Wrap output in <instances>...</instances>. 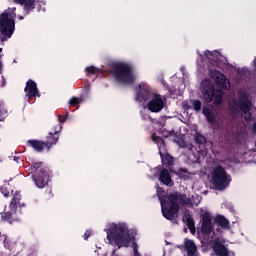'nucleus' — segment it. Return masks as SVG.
<instances>
[{
  "label": "nucleus",
  "mask_w": 256,
  "mask_h": 256,
  "mask_svg": "<svg viewBox=\"0 0 256 256\" xmlns=\"http://www.w3.org/2000/svg\"><path fill=\"white\" fill-rule=\"evenodd\" d=\"M106 233L110 245L117 247V249L112 251V256H117L118 249L129 247L135 239V231L130 230L125 223L111 224L110 228L106 230Z\"/></svg>",
  "instance_id": "f257e3e1"
},
{
  "label": "nucleus",
  "mask_w": 256,
  "mask_h": 256,
  "mask_svg": "<svg viewBox=\"0 0 256 256\" xmlns=\"http://www.w3.org/2000/svg\"><path fill=\"white\" fill-rule=\"evenodd\" d=\"M110 73L121 85H135L137 77L133 72V67L125 62L113 63Z\"/></svg>",
  "instance_id": "f03ea898"
},
{
  "label": "nucleus",
  "mask_w": 256,
  "mask_h": 256,
  "mask_svg": "<svg viewBox=\"0 0 256 256\" xmlns=\"http://www.w3.org/2000/svg\"><path fill=\"white\" fill-rule=\"evenodd\" d=\"M229 107L234 113H239V111H241L244 115L245 121H251V119H253V114L251 113L253 102L251 101L247 91L239 90L238 99L232 100L229 103Z\"/></svg>",
  "instance_id": "7ed1b4c3"
},
{
  "label": "nucleus",
  "mask_w": 256,
  "mask_h": 256,
  "mask_svg": "<svg viewBox=\"0 0 256 256\" xmlns=\"http://www.w3.org/2000/svg\"><path fill=\"white\" fill-rule=\"evenodd\" d=\"M32 180L38 189H45L49 184V168L43 165V162H32L31 164Z\"/></svg>",
  "instance_id": "20e7f679"
},
{
  "label": "nucleus",
  "mask_w": 256,
  "mask_h": 256,
  "mask_svg": "<svg viewBox=\"0 0 256 256\" xmlns=\"http://www.w3.org/2000/svg\"><path fill=\"white\" fill-rule=\"evenodd\" d=\"M201 91L206 103H214V105H221L223 103V90H216L215 85L211 81L207 79L202 81Z\"/></svg>",
  "instance_id": "39448f33"
},
{
  "label": "nucleus",
  "mask_w": 256,
  "mask_h": 256,
  "mask_svg": "<svg viewBox=\"0 0 256 256\" xmlns=\"http://www.w3.org/2000/svg\"><path fill=\"white\" fill-rule=\"evenodd\" d=\"M168 200H161V211L164 219L167 221H175L179 217V203L171 193L167 197Z\"/></svg>",
  "instance_id": "423d86ee"
},
{
  "label": "nucleus",
  "mask_w": 256,
  "mask_h": 256,
  "mask_svg": "<svg viewBox=\"0 0 256 256\" xmlns=\"http://www.w3.org/2000/svg\"><path fill=\"white\" fill-rule=\"evenodd\" d=\"M231 183V175L227 173L225 167L218 165L212 172V185L217 191H225Z\"/></svg>",
  "instance_id": "0eeeda50"
},
{
  "label": "nucleus",
  "mask_w": 256,
  "mask_h": 256,
  "mask_svg": "<svg viewBox=\"0 0 256 256\" xmlns=\"http://www.w3.org/2000/svg\"><path fill=\"white\" fill-rule=\"evenodd\" d=\"M13 33H15V20L7 17V13H2L0 15V34L2 35V41L11 39Z\"/></svg>",
  "instance_id": "6e6552de"
},
{
  "label": "nucleus",
  "mask_w": 256,
  "mask_h": 256,
  "mask_svg": "<svg viewBox=\"0 0 256 256\" xmlns=\"http://www.w3.org/2000/svg\"><path fill=\"white\" fill-rule=\"evenodd\" d=\"M152 140L158 145L162 165H164L165 167L173 166V163H175V158L171 154H169V152H167L165 140L160 136L155 135L152 136Z\"/></svg>",
  "instance_id": "1a4fd4ad"
},
{
  "label": "nucleus",
  "mask_w": 256,
  "mask_h": 256,
  "mask_svg": "<svg viewBox=\"0 0 256 256\" xmlns=\"http://www.w3.org/2000/svg\"><path fill=\"white\" fill-rule=\"evenodd\" d=\"M213 217L211 216V213L204 212L200 214V231L203 235H211V232L213 231Z\"/></svg>",
  "instance_id": "9d476101"
},
{
  "label": "nucleus",
  "mask_w": 256,
  "mask_h": 256,
  "mask_svg": "<svg viewBox=\"0 0 256 256\" xmlns=\"http://www.w3.org/2000/svg\"><path fill=\"white\" fill-rule=\"evenodd\" d=\"M164 107L165 101H163L161 94H153L152 99L147 103V108L151 113H159L163 111Z\"/></svg>",
  "instance_id": "9b49d317"
},
{
  "label": "nucleus",
  "mask_w": 256,
  "mask_h": 256,
  "mask_svg": "<svg viewBox=\"0 0 256 256\" xmlns=\"http://www.w3.org/2000/svg\"><path fill=\"white\" fill-rule=\"evenodd\" d=\"M63 131V126L57 125L54 126L53 132L48 133L46 136V140L44 141V145H46L47 150L49 151L53 145H57L59 142V133Z\"/></svg>",
  "instance_id": "f8f14e48"
},
{
  "label": "nucleus",
  "mask_w": 256,
  "mask_h": 256,
  "mask_svg": "<svg viewBox=\"0 0 256 256\" xmlns=\"http://www.w3.org/2000/svg\"><path fill=\"white\" fill-rule=\"evenodd\" d=\"M24 93L28 99H33V97H41L39 88H37V82L31 79L26 82Z\"/></svg>",
  "instance_id": "ddd939ff"
},
{
  "label": "nucleus",
  "mask_w": 256,
  "mask_h": 256,
  "mask_svg": "<svg viewBox=\"0 0 256 256\" xmlns=\"http://www.w3.org/2000/svg\"><path fill=\"white\" fill-rule=\"evenodd\" d=\"M0 215L1 221L9 223L10 225H13V223L21 221V218H19V215H17V210L15 208H10L9 211L2 212L0 213Z\"/></svg>",
  "instance_id": "4468645a"
},
{
  "label": "nucleus",
  "mask_w": 256,
  "mask_h": 256,
  "mask_svg": "<svg viewBox=\"0 0 256 256\" xmlns=\"http://www.w3.org/2000/svg\"><path fill=\"white\" fill-rule=\"evenodd\" d=\"M210 77L215 80L216 85H219L222 89H227V77L225 74L219 70H211Z\"/></svg>",
  "instance_id": "2eb2a0df"
},
{
  "label": "nucleus",
  "mask_w": 256,
  "mask_h": 256,
  "mask_svg": "<svg viewBox=\"0 0 256 256\" xmlns=\"http://www.w3.org/2000/svg\"><path fill=\"white\" fill-rule=\"evenodd\" d=\"M149 99H151V91H149V88H146L145 85L139 84L136 101H138V103H146Z\"/></svg>",
  "instance_id": "dca6fc26"
},
{
  "label": "nucleus",
  "mask_w": 256,
  "mask_h": 256,
  "mask_svg": "<svg viewBox=\"0 0 256 256\" xmlns=\"http://www.w3.org/2000/svg\"><path fill=\"white\" fill-rule=\"evenodd\" d=\"M212 249L217 256H230L229 249L219 240H215L212 244Z\"/></svg>",
  "instance_id": "f3484780"
},
{
  "label": "nucleus",
  "mask_w": 256,
  "mask_h": 256,
  "mask_svg": "<svg viewBox=\"0 0 256 256\" xmlns=\"http://www.w3.org/2000/svg\"><path fill=\"white\" fill-rule=\"evenodd\" d=\"M171 194L175 197V201L178 203V205H187L188 207H193V201L191 198H187V194L180 192H174Z\"/></svg>",
  "instance_id": "a211bd4d"
},
{
  "label": "nucleus",
  "mask_w": 256,
  "mask_h": 256,
  "mask_svg": "<svg viewBox=\"0 0 256 256\" xmlns=\"http://www.w3.org/2000/svg\"><path fill=\"white\" fill-rule=\"evenodd\" d=\"M14 3L22 5L24 9V15H29L35 10V0H13Z\"/></svg>",
  "instance_id": "6ab92c4d"
},
{
  "label": "nucleus",
  "mask_w": 256,
  "mask_h": 256,
  "mask_svg": "<svg viewBox=\"0 0 256 256\" xmlns=\"http://www.w3.org/2000/svg\"><path fill=\"white\" fill-rule=\"evenodd\" d=\"M27 147H31L37 153H43L45 150V142L40 140L31 139L26 142Z\"/></svg>",
  "instance_id": "aec40b11"
},
{
  "label": "nucleus",
  "mask_w": 256,
  "mask_h": 256,
  "mask_svg": "<svg viewBox=\"0 0 256 256\" xmlns=\"http://www.w3.org/2000/svg\"><path fill=\"white\" fill-rule=\"evenodd\" d=\"M158 179L160 183H162V185H166L167 187H169V185L173 183V179H171V173H169V170L167 168H162L160 170Z\"/></svg>",
  "instance_id": "412c9836"
},
{
  "label": "nucleus",
  "mask_w": 256,
  "mask_h": 256,
  "mask_svg": "<svg viewBox=\"0 0 256 256\" xmlns=\"http://www.w3.org/2000/svg\"><path fill=\"white\" fill-rule=\"evenodd\" d=\"M19 207H23L21 204V193L16 191L13 195V198L10 201L9 209H19Z\"/></svg>",
  "instance_id": "4be33fe9"
},
{
  "label": "nucleus",
  "mask_w": 256,
  "mask_h": 256,
  "mask_svg": "<svg viewBox=\"0 0 256 256\" xmlns=\"http://www.w3.org/2000/svg\"><path fill=\"white\" fill-rule=\"evenodd\" d=\"M214 223L221 227L222 229H229V220L225 218V216L218 214L215 219Z\"/></svg>",
  "instance_id": "5701e85b"
},
{
  "label": "nucleus",
  "mask_w": 256,
  "mask_h": 256,
  "mask_svg": "<svg viewBox=\"0 0 256 256\" xmlns=\"http://www.w3.org/2000/svg\"><path fill=\"white\" fill-rule=\"evenodd\" d=\"M194 142L198 147H205L207 145V138L199 131H195Z\"/></svg>",
  "instance_id": "b1692460"
},
{
  "label": "nucleus",
  "mask_w": 256,
  "mask_h": 256,
  "mask_svg": "<svg viewBox=\"0 0 256 256\" xmlns=\"http://www.w3.org/2000/svg\"><path fill=\"white\" fill-rule=\"evenodd\" d=\"M183 222L187 225L188 229L191 232L195 231V220L193 219V215L185 213L183 217Z\"/></svg>",
  "instance_id": "393cba45"
},
{
  "label": "nucleus",
  "mask_w": 256,
  "mask_h": 256,
  "mask_svg": "<svg viewBox=\"0 0 256 256\" xmlns=\"http://www.w3.org/2000/svg\"><path fill=\"white\" fill-rule=\"evenodd\" d=\"M185 249L188 256H195V253H197V246L195 245V242H193V240L185 241Z\"/></svg>",
  "instance_id": "a878e982"
},
{
  "label": "nucleus",
  "mask_w": 256,
  "mask_h": 256,
  "mask_svg": "<svg viewBox=\"0 0 256 256\" xmlns=\"http://www.w3.org/2000/svg\"><path fill=\"white\" fill-rule=\"evenodd\" d=\"M85 73L87 77H91V75H97V73H101V69L95 66H88L85 68Z\"/></svg>",
  "instance_id": "bb28decb"
},
{
  "label": "nucleus",
  "mask_w": 256,
  "mask_h": 256,
  "mask_svg": "<svg viewBox=\"0 0 256 256\" xmlns=\"http://www.w3.org/2000/svg\"><path fill=\"white\" fill-rule=\"evenodd\" d=\"M16 11H17V8L13 7V8H8L7 10H4L3 13H6L8 18L15 20V18L17 17Z\"/></svg>",
  "instance_id": "cd10ccee"
},
{
  "label": "nucleus",
  "mask_w": 256,
  "mask_h": 256,
  "mask_svg": "<svg viewBox=\"0 0 256 256\" xmlns=\"http://www.w3.org/2000/svg\"><path fill=\"white\" fill-rule=\"evenodd\" d=\"M177 175L180 177V179H189V175H191V173H189V171L185 168H179Z\"/></svg>",
  "instance_id": "c85d7f7f"
},
{
  "label": "nucleus",
  "mask_w": 256,
  "mask_h": 256,
  "mask_svg": "<svg viewBox=\"0 0 256 256\" xmlns=\"http://www.w3.org/2000/svg\"><path fill=\"white\" fill-rule=\"evenodd\" d=\"M192 106H193L194 111L199 113V111H201V107H202L201 100H197V99L192 100Z\"/></svg>",
  "instance_id": "c756f323"
},
{
  "label": "nucleus",
  "mask_w": 256,
  "mask_h": 256,
  "mask_svg": "<svg viewBox=\"0 0 256 256\" xmlns=\"http://www.w3.org/2000/svg\"><path fill=\"white\" fill-rule=\"evenodd\" d=\"M79 103H81V100H79V98H77V97H72L69 100V105H71L72 107H77V105H79Z\"/></svg>",
  "instance_id": "7c9ffc66"
},
{
  "label": "nucleus",
  "mask_w": 256,
  "mask_h": 256,
  "mask_svg": "<svg viewBox=\"0 0 256 256\" xmlns=\"http://www.w3.org/2000/svg\"><path fill=\"white\" fill-rule=\"evenodd\" d=\"M7 113V109L0 107V122L5 121V119L7 118Z\"/></svg>",
  "instance_id": "2f4dec72"
},
{
  "label": "nucleus",
  "mask_w": 256,
  "mask_h": 256,
  "mask_svg": "<svg viewBox=\"0 0 256 256\" xmlns=\"http://www.w3.org/2000/svg\"><path fill=\"white\" fill-rule=\"evenodd\" d=\"M206 119H207L208 123H210L211 125H214V123H215V115H213V112L210 113V115L206 116Z\"/></svg>",
  "instance_id": "473e14b6"
},
{
  "label": "nucleus",
  "mask_w": 256,
  "mask_h": 256,
  "mask_svg": "<svg viewBox=\"0 0 256 256\" xmlns=\"http://www.w3.org/2000/svg\"><path fill=\"white\" fill-rule=\"evenodd\" d=\"M65 121H67V117L63 115H58V122L60 123L58 125H61V127H63V123H65Z\"/></svg>",
  "instance_id": "72a5a7b5"
},
{
  "label": "nucleus",
  "mask_w": 256,
  "mask_h": 256,
  "mask_svg": "<svg viewBox=\"0 0 256 256\" xmlns=\"http://www.w3.org/2000/svg\"><path fill=\"white\" fill-rule=\"evenodd\" d=\"M202 113L205 117H207V116L211 115L212 112L209 108L204 107L203 110H202Z\"/></svg>",
  "instance_id": "f704fd0d"
},
{
  "label": "nucleus",
  "mask_w": 256,
  "mask_h": 256,
  "mask_svg": "<svg viewBox=\"0 0 256 256\" xmlns=\"http://www.w3.org/2000/svg\"><path fill=\"white\" fill-rule=\"evenodd\" d=\"M47 199H53V191L51 188L46 189Z\"/></svg>",
  "instance_id": "c9c22d12"
},
{
  "label": "nucleus",
  "mask_w": 256,
  "mask_h": 256,
  "mask_svg": "<svg viewBox=\"0 0 256 256\" xmlns=\"http://www.w3.org/2000/svg\"><path fill=\"white\" fill-rule=\"evenodd\" d=\"M175 143H177V145H179V147H185V140L183 139H179V140H175Z\"/></svg>",
  "instance_id": "e433bc0d"
},
{
  "label": "nucleus",
  "mask_w": 256,
  "mask_h": 256,
  "mask_svg": "<svg viewBox=\"0 0 256 256\" xmlns=\"http://www.w3.org/2000/svg\"><path fill=\"white\" fill-rule=\"evenodd\" d=\"M205 55H206V57H214V56H215V52H212V51L207 50V51L205 52Z\"/></svg>",
  "instance_id": "4c0bfd02"
},
{
  "label": "nucleus",
  "mask_w": 256,
  "mask_h": 256,
  "mask_svg": "<svg viewBox=\"0 0 256 256\" xmlns=\"http://www.w3.org/2000/svg\"><path fill=\"white\" fill-rule=\"evenodd\" d=\"M7 241V235H1V232H0V242H3L5 243Z\"/></svg>",
  "instance_id": "58836bf2"
},
{
  "label": "nucleus",
  "mask_w": 256,
  "mask_h": 256,
  "mask_svg": "<svg viewBox=\"0 0 256 256\" xmlns=\"http://www.w3.org/2000/svg\"><path fill=\"white\" fill-rule=\"evenodd\" d=\"M89 237H91V232L86 231L85 234H84L85 241H87V239H89Z\"/></svg>",
  "instance_id": "ea45409f"
},
{
  "label": "nucleus",
  "mask_w": 256,
  "mask_h": 256,
  "mask_svg": "<svg viewBox=\"0 0 256 256\" xmlns=\"http://www.w3.org/2000/svg\"><path fill=\"white\" fill-rule=\"evenodd\" d=\"M183 107H184L185 111H189V109H192L191 105H188L187 103L186 104L184 103Z\"/></svg>",
  "instance_id": "a19ab883"
},
{
  "label": "nucleus",
  "mask_w": 256,
  "mask_h": 256,
  "mask_svg": "<svg viewBox=\"0 0 256 256\" xmlns=\"http://www.w3.org/2000/svg\"><path fill=\"white\" fill-rule=\"evenodd\" d=\"M252 65H253L254 71L256 72V57L254 58Z\"/></svg>",
  "instance_id": "79ce46f5"
},
{
  "label": "nucleus",
  "mask_w": 256,
  "mask_h": 256,
  "mask_svg": "<svg viewBox=\"0 0 256 256\" xmlns=\"http://www.w3.org/2000/svg\"><path fill=\"white\" fill-rule=\"evenodd\" d=\"M252 129H253V130L255 131V133H256V122L253 124Z\"/></svg>",
  "instance_id": "37998d69"
},
{
  "label": "nucleus",
  "mask_w": 256,
  "mask_h": 256,
  "mask_svg": "<svg viewBox=\"0 0 256 256\" xmlns=\"http://www.w3.org/2000/svg\"><path fill=\"white\" fill-rule=\"evenodd\" d=\"M19 157H17V156H14V161H17V162H19Z\"/></svg>",
  "instance_id": "c03bdc74"
},
{
  "label": "nucleus",
  "mask_w": 256,
  "mask_h": 256,
  "mask_svg": "<svg viewBox=\"0 0 256 256\" xmlns=\"http://www.w3.org/2000/svg\"><path fill=\"white\" fill-rule=\"evenodd\" d=\"M170 135H175V130H172V131L170 132Z\"/></svg>",
  "instance_id": "a18cd8bd"
},
{
  "label": "nucleus",
  "mask_w": 256,
  "mask_h": 256,
  "mask_svg": "<svg viewBox=\"0 0 256 256\" xmlns=\"http://www.w3.org/2000/svg\"><path fill=\"white\" fill-rule=\"evenodd\" d=\"M0 57H2L1 55H0ZM3 67V64L1 63V60H0V69Z\"/></svg>",
  "instance_id": "49530a36"
},
{
  "label": "nucleus",
  "mask_w": 256,
  "mask_h": 256,
  "mask_svg": "<svg viewBox=\"0 0 256 256\" xmlns=\"http://www.w3.org/2000/svg\"><path fill=\"white\" fill-rule=\"evenodd\" d=\"M20 21H23V16H19Z\"/></svg>",
  "instance_id": "de8ad7c7"
},
{
  "label": "nucleus",
  "mask_w": 256,
  "mask_h": 256,
  "mask_svg": "<svg viewBox=\"0 0 256 256\" xmlns=\"http://www.w3.org/2000/svg\"><path fill=\"white\" fill-rule=\"evenodd\" d=\"M3 52V48H0V53H2Z\"/></svg>",
  "instance_id": "09e8293b"
}]
</instances>
